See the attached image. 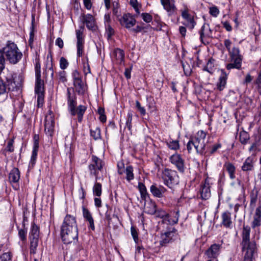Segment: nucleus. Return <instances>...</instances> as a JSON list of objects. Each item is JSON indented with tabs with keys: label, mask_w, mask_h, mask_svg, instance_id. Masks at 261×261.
<instances>
[{
	"label": "nucleus",
	"mask_w": 261,
	"mask_h": 261,
	"mask_svg": "<svg viewBox=\"0 0 261 261\" xmlns=\"http://www.w3.org/2000/svg\"><path fill=\"white\" fill-rule=\"evenodd\" d=\"M61 237L65 244H70L77 239V226L75 218L67 215L61 226Z\"/></svg>",
	"instance_id": "f257e3e1"
},
{
	"label": "nucleus",
	"mask_w": 261,
	"mask_h": 261,
	"mask_svg": "<svg viewBox=\"0 0 261 261\" xmlns=\"http://www.w3.org/2000/svg\"><path fill=\"white\" fill-rule=\"evenodd\" d=\"M206 134L203 130L197 132L196 135L191 137L187 145V148L189 153H191L195 149L197 153L203 154L205 152V140Z\"/></svg>",
	"instance_id": "f03ea898"
},
{
	"label": "nucleus",
	"mask_w": 261,
	"mask_h": 261,
	"mask_svg": "<svg viewBox=\"0 0 261 261\" xmlns=\"http://www.w3.org/2000/svg\"><path fill=\"white\" fill-rule=\"evenodd\" d=\"M2 51L7 60L12 64H17L22 57V53L17 45L12 42L8 41Z\"/></svg>",
	"instance_id": "7ed1b4c3"
},
{
	"label": "nucleus",
	"mask_w": 261,
	"mask_h": 261,
	"mask_svg": "<svg viewBox=\"0 0 261 261\" xmlns=\"http://www.w3.org/2000/svg\"><path fill=\"white\" fill-rule=\"evenodd\" d=\"M229 55L230 63L226 66L228 70L231 69H240L242 66L243 56L240 54L239 47L234 46L231 50L228 53Z\"/></svg>",
	"instance_id": "20e7f679"
},
{
	"label": "nucleus",
	"mask_w": 261,
	"mask_h": 261,
	"mask_svg": "<svg viewBox=\"0 0 261 261\" xmlns=\"http://www.w3.org/2000/svg\"><path fill=\"white\" fill-rule=\"evenodd\" d=\"M17 84L14 81L13 75L11 73H7L4 79H0V95L8 91H14L17 89Z\"/></svg>",
	"instance_id": "39448f33"
},
{
	"label": "nucleus",
	"mask_w": 261,
	"mask_h": 261,
	"mask_svg": "<svg viewBox=\"0 0 261 261\" xmlns=\"http://www.w3.org/2000/svg\"><path fill=\"white\" fill-rule=\"evenodd\" d=\"M250 231L251 228L250 226L243 225L242 233V241L241 243L243 251H244L246 248H256L255 242L254 241H250Z\"/></svg>",
	"instance_id": "423d86ee"
},
{
	"label": "nucleus",
	"mask_w": 261,
	"mask_h": 261,
	"mask_svg": "<svg viewBox=\"0 0 261 261\" xmlns=\"http://www.w3.org/2000/svg\"><path fill=\"white\" fill-rule=\"evenodd\" d=\"M177 230L172 228L171 230L162 233L160 236V246H166L168 244L172 243L177 238Z\"/></svg>",
	"instance_id": "0eeeda50"
},
{
	"label": "nucleus",
	"mask_w": 261,
	"mask_h": 261,
	"mask_svg": "<svg viewBox=\"0 0 261 261\" xmlns=\"http://www.w3.org/2000/svg\"><path fill=\"white\" fill-rule=\"evenodd\" d=\"M103 163L102 161L97 156L93 155L92 156V163L89 165L90 173L96 177V179L99 174V172L102 169Z\"/></svg>",
	"instance_id": "6e6552de"
},
{
	"label": "nucleus",
	"mask_w": 261,
	"mask_h": 261,
	"mask_svg": "<svg viewBox=\"0 0 261 261\" xmlns=\"http://www.w3.org/2000/svg\"><path fill=\"white\" fill-rule=\"evenodd\" d=\"M55 126L54 116L53 112L49 110L47 113L44 122V129L47 134L52 136Z\"/></svg>",
	"instance_id": "1a4fd4ad"
},
{
	"label": "nucleus",
	"mask_w": 261,
	"mask_h": 261,
	"mask_svg": "<svg viewBox=\"0 0 261 261\" xmlns=\"http://www.w3.org/2000/svg\"><path fill=\"white\" fill-rule=\"evenodd\" d=\"M80 20L83 24H85L88 29L90 30H95L96 28L95 20L93 15L90 14H81Z\"/></svg>",
	"instance_id": "9d476101"
},
{
	"label": "nucleus",
	"mask_w": 261,
	"mask_h": 261,
	"mask_svg": "<svg viewBox=\"0 0 261 261\" xmlns=\"http://www.w3.org/2000/svg\"><path fill=\"white\" fill-rule=\"evenodd\" d=\"M169 160L172 164L176 167L179 171L180 172L184 171L185 161L179 154L175 153L172 155L170 157Z\"/></svg>",
	"instance_id": "9b49d317"
},
{
	"label": "nucleus",
	"mask_w": 261,
	"mask_h": 261,
	"mask_svg": "<svg viewBox=\"0 0 261 261\" xmlns=\"http://www.w3.org/2000/svg\"><path fill=\"white\" fill-rule=\"evenodd\" d=\"M76 97L75 95H71L70 89H67V104L68 111L72 116H75L76 114Z\"/></svg>",
	"instance_id": "f8f14e48"
},
{
	"label": "nucleus",
	"mask_w": 261,
	"mask_h": 261,
	"mask_svg": "<svg viewBox=\"0 0 261 261\" xmlns=\"http://www.w3.org/2000/svg\"><path fill=\"white\" fill-rule=\"evenodd\" d=\"M175 172L168 169H165L162 173V178L164 184L169 187L174 182V176Z\"/></svg>",
	"instance_id": "ddd939ff"
},
{
	"label": "nucleus",
	"mask_w": 261,
	"mask_h": 261,
	"mask_svg": "<svg viewBox=\"0 0 261 261\" xmlns=\"http://www.w3.org/2000/svg\"><path fill=\"white\" fill-rule=\"evenodd\" d=\"M120 23L121 25L129 29L134 26L136 24V20L129 13L125 14L119 19Z\"/></svg>",
	"instance_id": "4468645a"
},
{
	"label": "nucleus",
	"mask_w": 261,
	"mask_h": 261,
	"mask_svg": "<svg viewBox=\"0 0 261 261\" xmlns=\"http://www.w3.org/2000/svg\"><path fill=\"white\" fill-rule=\"evenodd\" d=\"M222 247L221 244H214L205 251V254L208 258H216L220 254Z\"/></svg>",
	"instance_id": "2eb2a0df"
},
{
	"label": "nucleus",
	"mask_w": 261,
	"mask_h": 261,
	"mask_svg": "<svg viewBox=\"0 0 261 261\" xmlns=\"http://www.w3.org/2000/svg\"><path fill=\"white\" fill-rule=\"evenodd\" d=\"M181 16L186 20V23H184V24L189 29H193L196 23L193 17L189 13L188 10L187 8L182 11Z\"/></svg>",
	"instance_id": "dca6fc26"
},
{
	"label": "nucleus",
	"mask_w": 261,
	"mask_h": 261,
	"mask_svg": "<svg viewBox=\"0 0 261 261\" xmlns=\"http://www.w3.org/2000/svg\"><path fill=\"white\" fill-rule=\"evenodd\" d=\"M210 185L207 179L205 180L204 183L201 185L200 190L201 198L203 200L208 199L211 196Z\"/></svg>",
	"instance_id": "f3484780"
},
{
	"label": "nucleus",
	"mask_w": 261,
	"mask_h": 261,
	"mask_svg": "<svg viewBox=\"0 0 261 261\" xmlns=\"http://www.w3.org/2000/svg\"><path fill=\"white\" fill-rule=\"evenodd\" d=\"M164 8L169 13L170 15H172L176 10L174 5V0H161Z\"/></svg>",
	"instance_id": "a211bd4d"
},
{
	"label": "nucleus",
	"mask_w": 261,
	"mask_h": 261,
	"mask_svg": "<svg viewBox=\"0 0 261 261\" xmlns=\"http://www.w3.org/2000/svg\"><path fill=\"white\" fill-rule=\"evenodd\" d=\"M228 74L223 69L221 70V74L219 77L218 82L217 84V89L219 91L223 90L226 85Z\"/></svg>",
	"instance_id": "6ab92c4d"
},
{
	"label": "nucleus",
	"mask_w": 261,
	"mask_h": 261,
	"mask_svg": "<svg viewBox=\"0 0 261 261\" xmlns=\"http://www.w3.org/2000/svg\"><path fill=\"white\" fill-rule=\"evenodd\" d=\"M251 223V227L254 228L261 225V205H258L255 211Z\"/></svg>",
	"instance_id": "aec40b11"
},
{
	"label": "nucleus",
	"mask_w": 261,
	"mask_h": 261,
	"mask_svg": "<svg viewBox=\"0 0 261 261\" xmlns=\"http://www.w3.org/2000/svg\"><path fill=\"white\" fill-rule=\"evenodd\" d=\"M222 222L221 224L226 228H231L232 227V222L231 220V213L226 211L223 212L221 215Z\"/></svg>",
	"instance_id": "412c9836"
},
{
	"label": "nucleus",
	"mask_w": 261,
	"mask_h": 261,
	"mask_svg": "<svg viewBox=\"0 0 261 261\" xmlns=\"http://www.w3.org/2000/svg\"><path fill=\"white\" fill-rule=\"evenodd\" d=\"M150 192L153 196L158 198L163 197V194L166 191V188L163 186L158 187L155 184L151 186Z\"/></svg>",
	"instance_id": "4be33fe9"
},
{
	"label": "nucleus",
	"mask_w": 261,
	"mask_h": 261,
	"mask_svg": "<svg viewBox=\"0 0 261 261\" xmlns=\"http://www.w3.org/2000/svg\"><path fill=\"white\" fill-rule=\"evenodd\" d=\"M83 215L84 219L89 222V227L92 230H95L94 220L89 211L85 207L83 206Z\"/></svg>",
	"instance_id": "5701e85b"
},
{
	"label": "nucleus",
	"mask_w": 261,
	"mask_h": 261,
	"mask_svg": "<svg viewBox=\"0 0 261 261\" xmlns=\"http://www.w3.org/2000/svg\"><path fill=\"white\" fill-rule=\"evenodd\" d=\"M113 59L118 64H121L124 62V53L120 48H116L113 53Z\"/></svg>",
	"instance_id": "b1692460"
},
{
	"label": "nucleus",
	"mask_w": 261,
	"mask_h": 261,
	"mask_svg": "<svg viewBox=\"0 0 261 261\" xmlns=\"http://www.w3.org/2000/svg\"><path fill=\"white\" fill-rule=\"evenodd\" d=\"M173 214L174 216L170 215L168 214V215L165 217L163 223L171 225L177 223L179 216V212H175Z\"/></svg>",
	"instance_id": "393cba45"
},
{
	"label": "nucleus",
	"mask_w": 261,
	"mask_h": 261,
	"mask_svg": "<svg viewBox=\"0 0 261 261\" xmlns=\"http://www.w3.org/2000/svg\"><path fill=\"white\" fill-rule=\"evenodd\" d=\"M254 160L253 156L248 157L243 163L241 167L242 170L245 172L252 171L254 168Z\"/></svg>",
	"instance_id": "a878e982"
},
{
	"label": "nucleus",
	"mask_w": 261,
	"mask_h": 261,
	"mask_svg": "<svg viewBox=\"0 0 261 261\" xmlns=\"http://www.w3.org/2000/svg\"><path fill=\"white\" fill-rule=\"evenodd\" d=\"M20 172L18 169L14 168L9 173V181L11 184H17L20 179Z\"/></svg>",
	"instance_id": "bb28decb"
},
{
	"label": "nucleus",
	"mask_w": 261,
	"mask_h": 261,
	"mask_svg": "<svg viewBox=\"0 0 261 261\" xmlns=\"http://www.w3.org/2000/svg\"><path fill=\"white\" fill-rule=\"evenodd\" d=\"M39 236V228L34 223H32L30 231L29 233V238L30 240L38 241Z\"/></svg>",
	"instance_id": "cd10ccee"
},
{
	"label": "nucleus",
	"mask_w": 261,
	"mask_h": 261,
	"mask_svg": "<svg viewBox=\"0 0 261 261\" xmlns=\"http://www.w3.org/2000/svg\"><path fill=\"white\" fill-rule=\"evenodd\" d=\"M73 85L79 94H84L87 90L86 85L82 80L74 82Z\"/></svg>",
	"instance_id": "c85d7f7f"
},
{
	"label": "nucleus",
	"mask_w": 261,
	"mask_h": 261,
	"mask_svg": "<svg viewBox=\"0 0 261 261\" xmlns=\"http://www.w3.org/2000/svg\"><path fill=\"white\" fill-rule=\"evenodd\" d=\"M224 167L226 169V171L228 172L230 178L231 179H234L236 177V167H234V166L230 162H227L224 164Z\"/></svg>",
	"instance_id": "c756f323"
},
{
	"label": "nucleus",
	"mask_w": 261,
	"mask_h": 261,
	"mask_svg": "<svg viewBox=\"0 0 261 261\" xmlns=\"http://www.w3.org/2000/svg\"><path fill=\"white\" fill-rule=\"evenodd\" d=\"M257 248H246L244 251H246L243 261H253L254 254L256 252Z\"/></svg>",
	"instance_id": "7c9ffc66"
},
{
	"label": "nucleus",
	"mask_w": 261,
	"mask_h": 261,
	"mask_svg": "<svg viewBox=\"0 0 261 261\" xmlns=\"http://www.w3.org/2000/svg\"><path fill=\"white\" fill-rule=\"evenodd\" d=\"M145 212L149 214L153 215L156 211V206L154 202L150 201L145 205Z\"/></svg>",
	"instance_id": "2f4dec72"
},
{
	"label": "nucleus",
	"mask_w": 261,
	"mask_h": 261,
	"mask_svg": "<svg viewBox=\"0 0 261 261\" xmlns=\"http://www.w3.org/2000/svg\"><path fill=\"white\" fill-rule=\"evenodd\" d=\"M133 167L130 166H127L123 171V173L126 174L125 178L128 181H130L134 178V175L133 173Z\"/></svg>",
	"instance_id": "473e14b6"
},
{
	"label": "nucleus",
	"mask_w": 261,
	"mask_h": 261,
	"mask_svg": "<svg viewBox=\"0 0 261 261\" xmlns=\"http://www.w3.org/2000/svg\"><path fill=\"white\" fill-rule=\"evenodd\" d=\"M43 83L40 79V75H37L35 91L36 93H43Z\"/></svg>",
	"instance_id": "72a5a7b5"
},
{
	"label": "nucleus",
	"mask_w": 261,
	"mask_h": 261,
	"mask_svg": "<svg viewBox=\"0 0 261 261\" xmlns=\"http://www.w3.org/2000/svg\"><path fill=\"white\" fill-rule=\"evenodd\" d=\"M87 109L85 106L80 105L76 109V114L78 117V121L81 122L83 120V115Z\"/></svg>",
	"instance_id": "f704fd0d"
},
{
	"label": "nucleus",
	"mask_w": 261,
	"mask_h": 261,
	"mask_svg": "<svg viewBox=\"0 0 261 261\" xmlns=\"http://www.w3.org/2000/svg\"><path fill=\"white\" fill-rule=\"evenodd\" d=\"M84 29L85 27L83 25L80 27L79 30H76L75 31L77 43H84V39L83 38V32Z\"/></svg>",
	"instance_id": "c9c22d12"
},
{
	"label": "nucleus",
	"mask_w": 261,
	"mask_h": 261,
	"mask_svg": "<svg viewBox=\"0 0 261 261\" xmlns=\"http://www.w3.org/2000/svg\"><path fill=\"white\" fill-rule=\"evenodd\" d=\"M93 192L94 195L97 197L100 196L102 193L101 185L99 182L95 183L93 188Z\"/></svg>",
	"instance_id": "e433bc0d"
},
{
	"label": "nucleus",
	"mask_w": 261,
	"mask_h": 261,
	"mask_svg": "<svg viewBox=\"0 0 261 261\" xmlns=\"http://www.w3.org/2000/svg\"><path fill=\"white\" fill-rule=\"evenodd\" d=\"M168 147L172 150H176L179 148V142L177 140H172L166 142Z\"/></svg>",
	"instance_id": "4c0bfd02"
},
{
	"label": "nucleus",
	"mask_w": 261,
	"mask_h": 261,
	"mask_svg": "<svg viewBox=\"0 0 261 261\" xmlns=\"http://www.w3.org/2000/svg\"><path fill=\"white\" fill-rule=\"evenodd\" d=\"M91 136L95 140L99 139L100 138V130L98 127L94 129H90Z\"/></svg>",
	"instance_id": "58836bf2"
},
{
	"label": "nucleus",
	"mask_w": 261,
	"mask_h": 261,
	"mask_svg": "<svg viewBox=\"0 0 261 261\" xmlns=\"http://www.w3.org/2000/svg\"><path fill=\"white\" fill-rule=\"evenodd\" d=\"M138 189L141 193V197L143 198H146V196L148 195V194L145 185L142 182H139Z\"/></svg>",
	"instance_id": "ea45409f"
},
{
	"label": "nucleus",
	"mask_w": 261,
	"mask_h": 261,
	"mask_svg": "<svg viewBox=\"0 0 261 261\" xmlns=\"http://www.w3.org/2000/svg\"><path fill=\"white\" fill-rule=\"evenodd\" d=\"M261 142V137H258V141L256 140L255 142H254L251 146L249 148V151L250 152L251 151H256L257 150H259V143Z\"/></svg>",
	"instance_id": "a19ab883"
},
{
	"label": "nucleus",
	"mask_w": 261,
	"mask_h": 261,
	"mask_svg": "<svg viewBox=\"0 0 261 261\" xmlns=\"http://www.w3.org/2000/svg\"><path fill=\"white\" fill-rule=\"evenodd\" d=\"M30 253L35 254L38 244V241L30 240Z\"/></svg>",
	"instance_id": "79ce46f5"
},
{
	"label": "nucleus",
	"mask_w": 261,
	"mask_h": 261,
	"mask_svg": "<svg viewBox=\"0 0 261 261\" xmlns=\"http://www.w3.org/2000/svg\"><path fill=\"white\" fill-rule=\"evenodd\" d=\"M133 119V114L132 112H128L127 116V120L126 121V126L129 131L132 130V122Z\"/></svg>",
	"instance_id": "37998d69"
},
{
	"label": "nucleus",
	"mask_w": 261,
	"mask_h": 261,
	"mask_svg": "<svg viewBox=\"0 0 261 261\" xmlns=\"http://www.w3.org/2000/svg\"><path fill=\"white\" fill-rule=\"evenodd\" d=\"M156 216L162 219L163 222L164 221L165 217L168 215V214L164 210L160 209L156 211L155 213Z\"/></svg>",
	"instance_id": "c03bdc74"
},
{
	"label": "nucleus",
	"mask_w": 261,
	"mask_h": 261,
	"mask_svg": "<svg viewBox=\"0 0 261 261\" xmlns=\"http://www.w3.org/2000/svg\"><path fill=\"white\" fill-rule=\"evenodd\" d=\"M27 229L25 228L19 229L18 236L20 240L25 241L27 240Z\"/></svg>",
	"instance_id": "a18cd8bd"
},
{
	"label": "nucleus",
	"mask_w": 261,
	"mask_h": 261,
	"mask_svg": "<svg viewBox=\"0 0 261 261\" xmlns=\"http://www.w3.org/2000/svg\"><path fill=\"white\" fill-rule=\"evenodd\" d=\"M130 5L134 8L136 12L138 14H140L139 7H141L140 5L138 3L137 0H130Z\"/></svg>",
	"instance_id": "49530a36"
},
{
	"label": "nucleus",
	"mask_w": 261,
	"mask_h": 261,
	"mask_svg": "<svg viewBox=\"0 0 261 261\" xmlns=\"http://www.w3.org/2000/svg\"><path fill=\"white\" fill-rule=\"evenodd\" d=\"M106 29L108 38L110 39L114 34V30L109 24H106Z\"/></svg>",
	"instance_id": "de8ad7c7"
},
{
	"label": "nucleus",
	"mask_w": 261,
	"mask_h": 261,
	"mask_svg": "<svg viewBox=\"0 0 261 261\" xmlns=\"http://www.w3.org/2000/svg\"><path fill=\"white\" fill-rule=\"evenodd\" d=\"M210 14L215 17H216L220 13L219 10L216 6H213L210 8Z\"/></svg>",
	"instance_id": "09e8293b"
},
{
	"label": "nucleus",
	"mask_w": 261,
	"mask_h": 261,
	"mask_svg": "<svg viewBox=\"0 0 261 261\" xmlns=\"http://www.w3.org/2000/svg\"><path fill=\"white\" fill-rule=\"evenodd\" d=\"M141 17L143 20L147 23L151 22L152 20V16L150 14L147 13H142Z\"/></svg>",
	"instance_id": "8fccbe9b"
},
{
	"label": "nucleus",
	"mask_w": 261,
	"mask_h": 261,
	"mask_svg": "<svg viewBox=\"0 0 261 261\" xmlns=\"http://www.w3.org/2000/svg\"><path fill=\"white\" fill-rule=\"evenodd\" d=\"M84 43H76L77 55L79 57H81L83 54Z\"/></svg>",
	"instance_id": "3c124183"
},
{
	"label": "nucleus",
	"mask_w": 261,
	"mask_h": 261,
	"mask_svg": "<svg viewBox=\"0 0 261 261\" xmlns=\"http://www.w3.org/2000/svg\"><path fill=\"white\" fill-rule=\"evenodd\" d=\"M12 258V255L10 252H7L0 256V261H9Z\"/></svg>",
	"instance_id": "603ef678"
},
{
	"label": "nucleus",
	"mask_w": 261,
	"mask_h": 261,
	"mask_svg": "<svg viewBox=\"0 0 261 261\" xmlns=\"http://www.w3.org/2000/svg\"><path fill=\"white\" fill-rule=\"evenodd\" d=\"M249 137L245 132L241 133L240 135V140L242 144H246Z\"/></svg>",
	"instance_id": "864d4df0"
},
{
	"label": "nucleus",
	"mask_w": 261,
	"mask_h": 261,
	"mask_svg": "<svg viewBox=\"0 0 261 261\" xmlns=\"http://www.w3.org/2000/svg\"><path fill=\"white\" fill-rule=\"evenodd\" d=\"M214 66L213 63L211 60H208L206 65L204 67V70L208 72L209 73H213V67Z\"/></svg>",
	"instance_id": "5fc2aeb1"
},
{
	"label": "nucleus",
	"mask_w": 261,
	"mask_h": 261,
	"mask_svg": "<svg viewBox=\"0 0 261 261\" xmlns=\"http://www.w3.org/2000/svg\"><path fill=\"white\" fill-rule=\"evenodd\" d=\"M68 65L67 60L64 57H61L60 60V67L62 69H66Z\"/></svg>",
	"instance_id": "6e6d98bb"
},
{
	"label": "nucleus",
	"mask_w": 261,
	"mask_h": 261,
	"mask_svg": "<svg viewBox=\"0 0 261 261\" xmlns=\"http://www.w3.org/2000/svg\"><path fill=\"white\" fill-rule=\"evenodd\" d=\"M136 107L140 112L141 115L144 116L146 114V110L145 108L141 106L140 103L138 100L136 101Z\"/></svg>",
	"instance_id": "4d7b16f0"
},
{
	"label": "nucleus",
	"mask_w": 261,
	"mask_h": 261,
	"mask_svg": "<svg viewBox=\"0 0 261 261\" xmlns=\"http://www.w3.org/2000/svg\"><path fill=\"white\" fill-rule=\"evenodd\" d=\"M13 143L14 141L13 140H10L8 141L5 149L6 151L10 152H12L14 151Z\"/></svg>",
	"instance_id": "13d9d810"
},
{
	"label": "nucleus",
	"mask_w": 261,
	"mask_h": 261,
	"mask_svg": "<svg viewBox=\"0 0 261 261\" xmlns=\"http://www.w3.org/2000/svg\"><path fill=\"white\" fill-rule=\"evenodd\" d=\"M58 79L60 82L64 83L66 81V72L64 71H61L59 72Z\"/></svg>",
	"instance_id": "bf43d9fd"
},
{
	"label": "nucleus",
	"mask_w": 261,
	"mask_h": 261,
	"mask_svg": "<svg viewBox=\"0 0 261 261\" xmlns=\"http://www.w3.org/2000/svg\"><path fill=\"white\" fill-rule=\"evenodd\" d=\"M72 76L73 80V82L75 81L82 80L81 76L79 72L77 71L76 70H75L73 71L72 73Z\"/></svg>",
	"instance_id": "052dcab7"
},
{
	"label": "nucleus",
	"mask_w": 261,
	"mask_h": 261,
	"mask_svg": "<svg viewBox=\"0 0 261 261\" xmlns=\"http://www.w3.org/2000/svg\"><path fill=\"white\" fill-rule=\"evenodd\" d=\"M38 149V147H33V150L32 151L31 159V162L33 163H34L36 160L37 156Z\"/></svg>",
	"instance_id": "680f3d73"
},
{
	"label": "nucleus",
	"mask_w": 261,
	"mask_h": 261,
	"mask_svg": "<svg viewBox=\"0 0 261 261\" xmlns=\"http://www.w3.org/2000/svg\"><path fill=\"white\" fill-rule=\"evenodd\" d=\"M37 101L38 105L39 107L40 105H42L44 100L43 93H37Z\"/></svg>",
	"instance_id": "e2e57ef3"
},
{
	"label": "nucleus",
	"mask_w": 261,
	"mask_h": 261,
	"mask_svg": "<svg viewBox=\"0 0 261 261\" xmlns=\"http://www.w3.org/2000/svg\"><path fill=\"white\" fill-rule=\"evenodd\" d=\"M131 233L136 243L138 241V233L136 230L133 227H131Z\"/></svg>",
	"instance_id": "0e129e2a"
},
{
	"label": "nucleus",
	"mask_w": 261,
	"mask_h": 261,
	"mask_svg": "<svg viewBox=\"0 0 261 261\" xmlns=\"http://www.w3.org/2000/svg\"><path fill=\"white\" fill-rule=\"evenodd\" d=\"M221 147V144L220 143H217L216 144L214 145L210 150V154H214L215 152L217 151V150Z\"/></svg>",
	"instance_id": "69168bd1"
},
{
	"label": "nucleus",
	"mask_w": 261,
	"mask_h": 261,
	"mask_svg": "<svg viewBox=\"0 0 261 261\" xmlns=\"http://www.w3.org/2000/svg\"><path fill=\"white\" fill-rule=\"evenodd\" d=\"M84 72L85 75L91 73L90 67L88 61L84 64Z\"/></svg>",
	"instance_id": "338daca9"
},
{
	"label": "nucleus",
	"mask_w": 261,
	"mask_h": 261,
	"mask_svg": "<svg viewBox=\"0 0 261 261\" xmlns=\"http://www.w3.org/2000/svg\"><path fill=\"white\" fill-rule=\"evenodd\" d=\"M257 194L252 195L251 197L250 200V206L252 207H254L255 206V203L257 201Z\"/></svg>",
	"instance_id": "774afa93"
}]
</instances>
